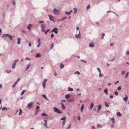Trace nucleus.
I'll return each mask as SVG.
<instances>
[{"mask_svg": "<svg viewBox=\"0 0 129 129\" xmlns=\"http://www.w3.org/2000/svg\"><path fill=\"white\" fill-rule=\"evenodd\" d=\"M54 111L59 114H61L62 113V112L60 111L59 109L55 107L54 108Z\"/></svg>", "mask_w": 129, "mask_h": 129, "instance_id": "nucleus-1", "label": "nucleus"}, {"mask_svg": "<svg viewBox=\"0 0 129 129\" xmlns=\"http://www.w3.org/2000/svg\"><path fill=\"white\" fill-rule=\"evenodd\" d=\"M34 102H31L29 103L28 104L27 107L29 109H31L33 106V105L34 104Z\"/></svg>", "mask_w": 129, "mask_h": 129, "instance_id": "nucleus-2", "label": "nucleus"}, {"mask_svg": "<svg viewBox=\"0 0 129 129\" xmlns=\"http://www.w3.org/2000/svg\"><path fill=\"white\" fill-rule=\"evenodd\" d=\"M53 13L55 14H58L59 12L58 10L54 8L53 10Z\"/></svg>", "mask_w": 129, "mask_h": 129, "instance_id": "nucleus-3", "label": "nucleus"}, {"mask_svg": "<svg viewBox=\"0 0 129 129\" xmlns=\"http://www.w3.org/2000/svg\"><path fill=\"white\" fill-rule=\"evenodd\" d=\"M58 29L57 28H54L52 31L51 32H54L56 34H57L58 33V31H57Z\"/></svg>", "mask_w": 129, "mask_h": 129, "instance_id": "nucleus-4", "label": "nucleus"}, {"mask_svg": "<svg viewBox=\"0 0 129 129\" xmlns=\"http://www.w3.org/2000/svg\"><path fill=\"white\" fill-rule=\"evenodd\" d=\"M41 31L43 32H45V30L44 29L45 28V26H44L42 24H41Z\"/></svg>", "mask_w": 129, "mask_h": 129, "instance_id": "nucleus-5", "label": "nucleus"}, {"mask_svg": "<svg viewBox=\"0 0 129 129\" xmlns=\"http://www.w3.org/2000/svg\"><path fill=\"white\" fill-rule=\"evenodd\" d=\"M72 12V10H71L69 12H65V13L66 14L68 15H70Z\"/></svg>", "mask_w": 129, "mask_h": 129, "instance_id": "nucleus-6", "label": "nucleus"}, {"mask_svg": "<svg viewBox=\"0 0 129 129\" xmlns=\"http://www.w3.org/2000/svg\"><path fill=\"white\" fill-rule=\"evenodd\" d=\"M80 35L79 30L78 31V35H75V36L76 38H80V36H79V35Z\"/></svg>", "mask_w": 129, "mask_h": 129, "instance_id": "nucleus-7", "label": "nucleus"}, {"mask_svg": "<svg viewBox=\"0 0 129 129\" xmlns=\"http://www.w3.org/2000/svg\"><path fill=\"white\" fill-rule=\"evenodd\" d=\"M41 55L40 53H37L36 54V55L35 56V57H41Z\"/></svg>", "mask_w": 129, "mask_h": 129, "instance_id": "nucleus-8", "label": "nucleus"}, {"mask_svg": "<svg viewBox=\"0 0 129 129\" xmlns=\"http://www.w3.org/2000/svg\"><path fill=\"white\" fill-rule=\"evenodd\" d=\"M128 98L127 95H125V97L123 98V100L125 101L126 102L127 101Z\"/></svg>", "mask_w": 129, "mask_h": 129, "instance_id": "nucleus-9", "label": "nucleus"}, {"mask_svg": "<svg viewBox=\"0 0 129 129\" xmlns=\"http://www.w3.org/2000/svg\"><path fill=\"white\" fill-rule=\"evenodd\" d=\"M70 95L69 94H68L65 95V98L66 99H68L70 97Z\"/></svg>", "mask_w": 129, "mask_h": 129, "instance_id": "nucleus-10", "label": "nucleus"}, {"mask_svg": "<svg viewBox=\"0 0 129 129\" xmlns=\"http://www.w3.org/2000/svg\"><path fill=\"white\" fill-rule=\"evenodd\" d=\"M108 90L107 88L105 89L104 91V92L107 95L108 94Z\"/></svg>", "mask_w": 129, "mask_h": 129, "instance_id": "nucleus-11", "label": "nucleus"}, {"mask_svg": "<svg viewBox=\"0 0 129 129\" xmlns=\"http://www.w3.org/2000/svg\"><path fill=\"white\" fill-rule=\"evenodd\" d=\"M110 119L112 120V122L114 124L115 123V119L114 117H113L112 118H110Z\"/></svg>", "mask_w": 129, "mask_h": 129, "instance_id": "nucleus-12", "label": "nucleus"}, {"mask_svg": "<svg viewBox=\"0 0 129 129\" xmlns=\"http://www.w3.org/2000/svg\"><path fill=\"white\" fill-rule=\"evenodd\" d=\"M89 46L90 47L93 48L94 47V45L92 43H91L89 44Z\"/></svg>", "mask_w": 129, "mask_h": 129, "instance_id": "nucleus-13", "label": "nucleus"}, {"mask_svg": "<svg viewBox=\"0 0 129 129\" xmlns=\"http://www.w3.org/2000/svg\"><path fill=\"white\" fill-rule=\"evenodd\" d=\"M61 105L62 109L63 110H64L65 108V106L63 105V104L62 102L61 103Z\"/></svg>", "mask_w": 129, "mask_h": 129, "instance_id": "nucleus-14", "label": "nucleus"}, {"mask_svg": "<svg viewBox=\"0 0 129 129\" xmlns=\"http://www.w3.org/2000/svg\"><path fill=\"white\" fill-rule=\"evenodd\" d=\"M101 108V105L100 104L98 106V110L99 111Z\"/></svg>", "mask_w": 129, "mask_h": 129, "instance_id": "nucleus-15", "label": "nucleus"}, {"mask_svg": "<svg viewBox=\"0 0 129 129\" xmlns=\"http://www.w3.org/2000/svg\"><path fill=\"white\" fill-rule=\"evenodd\" d=\"M17 40H18V42H17L18 44H20V41H21L20 38H19L17 39Z\"/></svg>", "mask_w": 129, "mask_h": 129, "instance_id": "nucleus-16", "label": "nucleus"}, {"mask_svg": "<svg viewBox=\"0 0 129 129\" xmlns=\"http://www.w3.org/2000/svg\"><path fill=\"white\" fill-rule=\"evenodd\" d=\"M73 89L72 88H71L70 87H69L68 88V91H73Z\"/></svg>", "mask_w": 129, "mask_h": 129, "instance_id": "nucleus-17", "label": "nucleus"}, {"mask_svg": "<svg viewBox=\"0 0 129 129\" xmlns=\"http://www.w3.org/2000/svg\"><path fill=\"white\" fill-rule=\"evenodd\" d=\"M84 106L83 104H82L81 108V112H82L84 109Z\"/></svg>", "mask_w": 129, "mask_h": 129, "instance_id": "nucleus-18", "label": "nucleus"}, {"mask_svg": "<svg viewBox=\"0 0 129 129\" xmlns=\"http://www.w3.org/2000/svg\"><path fill=\"white\" fill-rule=\"evenodd\" d=\"M64 65L63 64H62L61 63L60 65V68L61 69H62L64 68Z\"/></svg>", "mask_w": 129, "mask_h": 129, "instance_id": "nucleus-19", "label": "nucleus"}, {"mask_svg": "<svg viewBox=\"0 0 129 129\" xmlns=\"http://www.w3.org/2000/svg\"><path fill=\"white\" fill-rule=\"evenodd\" d=\"M43 87L44 88H45L46 87V84L44 82H43L42 83Z\"/></svg>", "mask_w": 129, "mask_h": 129, "instance_id": "nucleus-20", "label": "nucleus"}, {"mask_svg": "<svg viewBox=\"0 0 129 129\" xmlns=\"http://www.w3.org/2000/svg\"><path fill=\"white\" fill-rule=\"evenodd\" d=\"M16 64L13 63L12 65V68L13 69H14L15 68Z\"/></svg>", "mask_w": 129, "mask_h": 129, "instance_id": "nucleus-21", "label": "nucleus"}, {"mask_svg": "<svg viewBox=\"0 0 129 129\" xmlns=\"http://www.w3.org/2000/svg\"><path fill=\"white\" fill-rule=\"evenodd\" d=\"M32 26V25L31 24H29V25L28 26H27V28L29 30H30L31 29V28H30V26Z\"/></svg>", "mask_w": 129, "mask_h": 129, "instance_id": "nucleus-22", "label": "nucleus"}, {"mask_svg": "<svg viewBox=\"0 0 129 129\" xmlns=\"http://www.w3.org/2000/svg\"><path fill=\"white\" fill-rule=\"evenodd\" d=\"M117 115L118 116H121L122 114L120 112H118L117 113Z\"/></svg>", "mask_w": 129, "mask_h": 129, "instance_id": "nucleus-23", "label": "nucleus"}, {"mask_svg": "<svg viewBox=\"0 0 129 129\" xmlns=\"http://www.w3.org/2000/svg\"><path fill=\"white\" fill-rule=\"evenodd\" d=\"M73 10L74 11V13L76 14L77 12V9L76 8H74Z\"/></svg>", "mask_w": 129, "mask_h": 129, "instance_id": "nucleus-24", "label": "nucleus"}, {"mask_svg": "<svg viewBox=\"0 0 129 129\" xmlns=\"http://www.w3.org/2000/svg\"><path fill=\"white\" fill-rule=\"evenodd\" d=\"M42 96L46 99L47 100H49L46 97L45 95L43 94V95Z\"/></svg>", "mask_w": 129, "mask_h": 129, "instance_id": "nucleus-25", "label": "nucleus"}, {"mask_svg": "<svg viewBox=\"0 0 129 129\" xmlns=\"http://www.w3.org/2000/svg\"><path fill=\"white\" fill-rule=\"evenodd\" d=\"M22 110L21 109H19V115H21L22 114Z\"/></svg>", "mask_w": 129, "mask_h": 129, "instance_id": "nucleus-26", "label": "nucleus"}, {"mask_svg": "<svg viewBox=\"0 0 129 129\" xmlns=\"http://www.w3.org/2000/svg\"><path fill=\"white\" fill-rule=\"evenodd\" d=\"M93 105H94V104L93 103H92L90 106V109H91L92 107H93Z\"/></svg>", "mask_w": 129, "mask_h": 129, "instance_id": "nucleus-27", "label": "nucleus"}, {"mask_svg": "<svg viewBox=\"0 0 129 129\" xmlns=\"http://www.w3.org/2000/svg\"><path fill=\"white\" fill-rule=\"evenodd\" d=\"M105 105L107 108L109 106V105L107 102H105Z\"/></svg>", "mask_w": 129, "mask_h": 129, "instance_id": "nucleus-28", "label": "nucleus"}, {"mask_svg": "<svg viewBox=\"0 0 129 129\" xmlns=\"http://www.w3.org/2000/svg\"><path fill=\"white\" fill-rule=\"evenodd\" d=\"M114 93L116 95H118V93L117 92V91L116 90L114 92Z\"/></svg>", "mask_w": 129, "mask_h": 129, "instance_id": "nucleus-29", "label": "nucleus"}, {"mask_svg": "<svg viewBox=\"0 0 129 129\" xmlns=\"http://www.w3.org/2000/svg\"><path fill=\"white\" fill-rule=\"evenodd\" d=\"M17 84V83H16V82H15V83L12 86V87L13 88H14L16 86Z\"/></svg>", "mask_w": 129, "mask_h": 129, "instance_id": "nucleus-30", "label": "nucleus"}, {"mask_svg": "<svg viewBox=\"0 0 129 129\" xmlns=\"http://www.w3.org/2000/svg\"><path fill=\"white\" fill-rule=\"evenodd\" d=\"M26 90H23L22 91V92H21V95H23L24 93V92L26 91Z\"/></svg>", "mask_w": 129, "mask_h": 129, "instance_id": "nucleus-31", "label": "nucleus"}, {"mask_svg": "<svg viewBox=\"0 0 129 129\" xmlns=\"http://www.w3.org/2000/svg\"><path fill=\"white\" fill-rule=\"evenodd\" d=\"M66 119V117H63L61 118L60 119L61 120H65Z\"/></svg>", "mask_w": 129, "mask_h": 129, "instance_id": "nucleus-32", "label": "nucleus"}, {"mask_svg": "<svg viewBox=\"0 0 129 129\" xmlns=\"http://www.w3.org/2000/svg\"><path fill=\"white\" fill-rule=\"evenodd\" d=\"M41 115L42 116H47V115L45 113H42L41 114Z\"/></svg>", "mask_w": 129, "mask_h": 129, "instance_id": "nucleus-33", "label": "nucleus"}, {"mask_svg": "<svg viewBox=\"0 0 129 129\" xmlns=\"http://www.w3.org/2000/svg\"><path fill=\"white\" fill-rule=\"evenodd\" d=\"M31 66V65L30 64H28L27 66V67H26V68L27 69H28Z\"/></svg>", "mask_w": 129, "mask_h": 129, "instance_id": "nucleus-34", "label": "nucleus"}, {"mask_svg": "<svg viewBox=\"0 0 129 129\" xmlns=\"http://www.w3.org/2000/svg\"><path fill=\"white\" fill-rule=\"evenodd\" d=\"M121 87L120 86H119L118 87V88H117V90L119 91H120V90H121Z\"/></svg>", "mask_w": 129, "mask_h": 129, "instance_id": "nucleus-35", "label": "nucleus"}, {"mask_svg": "<svg viewBox=\"0 0 129 129\" xmlns=\"http://www.w3.org/2000/svg\"><path fill=\"white\" fill-rule=\"evenodd\" d=\"M12 72V71L11 70H10L9 71L7 70L6 71V72L7 73H10Z\"/></svg>", "mask_w": 129, "mask_h": 129, "instance_id": "nucleus-36", "label": "nucleus"}, {"mask_svg": "<svg viewBox=\"0 0 129 129\" xmlns=\"http://www.w3.org/2000/svg\"><path fill=\"white\" fill-rule=\"evenodd\" d=\"M129 74V72H127L126 73V75L125 76V77H127L128 76Z\"/></svg>", "mask_w": 129, "mask_h": 129, "instance_id": "nucleus-37", "label": "nucleus"}, {"mask_svg": "<svg viewBox=\"0 0 129 129\" xmlns=\"http://www.w3.org/2000/svg\"><path fill=\"white\" fill-rule=\"evenodd\" d=\"M9 37L11 40H12V36L11 35H9Z\"/></svg>", "mask_w": 129, "mask_h": 129, "instance_id": "nucleus-38", "label": "nucleus"}, {"mask_svg": "<svg viewBox=\"0 0 129 129\" xmlns=\"http://www.w3.org/2000/svg\"><path fill=\"white\" fill-rule=\"evenodd\" d=\"M49 19L51 20V19H52V18H53V17L51 16V15H49Z\"/></svg>", "mask_w": 129, "mask_h": 129, "instance_id": "nucleus-39", "label": "nucleus"}, {"mask_svg": "<svg viewBox=\"0 0 129 129\" xmlns=\"http://www.w3.org/2000/svg\"><path fill=\"white\" fill-rule=\"evenodd\" d=\"M39 108L40 107L39 106H37L36 108V109L37 110L39 109Z\"/></svg>", "mask_w": 129, "mask_h": 129, "instance_id": "nucleus-40", "label": "nucleus"}, {"mask_svg": "<svg viewBox=\"0 0 129 129\" xmlns=\"http://www.w3.org/2000/svg\"><path fill=\"white\" fill-rule=\"evenodd\" d=\"M12 2L13 4L14 5H16V3H15V1H12Z\"/></svg>", "mask_w": 129, "mask_h": 129, "instance_id": "nucleus-41", "label": "nucleus"}, {"mask_svg": "<svg viewBox=\"0 0 129 129\" xmlns=\"http://www.w3.org/2000/svg\"><path fill=\"white\" fill-rule=\"evenodd\" d=\"M97 69L99 72L100 73L101 72V71L100 69L99 68H97Z\"/></svg>", "mask_w": 129, "mask_h": 129, "instance_id": "nucleus-42", "label": "nucleus"}, {"mask_svg": "<svg viewBox=\"0 0 129 129\" xmlns=\"http://www.w3.org/2000/svg\"><path fill=\"white\" fill-rule=\"evenodd\" d=\"M103 76V74H101V72L99 73V76L100 77Z\"/></svg>", "mask_w": 129, "mask_h": 129, "instance_id": "nucleus-43", "label": "nucleus"}, {"mask_svg": "<svg viewBox=\"0 0 129 129\" xmlns=\"http://www.w3.org/2000/svg\"><path fill=\"white\" fill-rule=\"evenodd\" d=\"M75 74H78V75H79L80 74V73L79 72V71H77L76 72H75Z\"/></svg>", "mask_w": 129, "mask_h": 129, "instance_id": "nucleus-44", "label": "nucleus"}, {"mask_svg": "<svg viewBox=\"0 0 129 129\" xmlns=\"http://www.w3.org/2000/svg\"><path fill=\"white\" fill-rule=\"evenodd\" d=\"M90 5H88L87 6V7L86 8L87 9H89L90 8Z\"/></svg>", "mask_w": 129, "mask_h": 129, "instance_id": "nucleus-45", "label": "nucleus"}, {"mask_svg": "<svg viewBox=\"0 0 129 129\" xmlns=\"http://www.w3.org/2000/svg\"><path fill=\"white\" fill-rule=\"evenodd\" d=\"M101 126V125L99 124H98L97 125V127L98 128H99Z\"/></svg>", "mask_w": 129, "mask_h": 129, "instance_id": "nucleus-46", "label": "nucleus"}, {"mask_svg": "<svg viewBox=\"0 0 129 129\" xmlns=\"http://www.w3.org/2000/svg\"><path fill=\"white\" fill-rule=\"evenodd\" d=\"M18 59L16 60H15L14 63L15 64H16V63L17 61H18Z\"/></svg>", "mask_w": 129, "mask_h": 129, "instance_id": "nucleus-47", "label": "nucleus"}, {"mask_svg": "<svg viewBox=\"0 0 129 129\" xmlns=\"http://www.w3.org/2000/svg\"><path fill=\"white\" fill-rule=\"evenodd\" d=\"M126 55H129V51H127L126 52Z\"/></svg>", "mask_w": 129, "mask_h": 129, "instance_id": "nucleus-48", "label": "nucleus"}, {"mask_svg": "<svg viewBox=\"0 0 129 129\" xmlns=\"http://www.w3.org/2000/svg\"><path fill=\"white\" fill-rule=\"evenodd\" d=\"M125 72L124 71H122L121 73V74L122 75H123L125 73Z\"/></svg>", "mask_w": 129, "mask_h": 129, "instance_id": "nucleus-49", "label": "nucleus"}, {"mask_svg": "<svg viewBox=\"0 0 129 129\" xmlns=\"http://www.w3.org/2000/svg\"><path fill=\"white\" fill-rule=\"evenodd\" d=\"M65 121V120H64V121H63V122L62 123V125H63V126L64 125Z\"/></svg>", "mask_w": 129, "mask_h": 129, "instance_id": "nucleus-50", "label": "nucleus"}, {"mask_svg": "<svg viewBox=\"0 0 129 129\" xmlns=\"http://www.w3.org/2000/svg\"><path fill=\"white\" fill-rule=\"evenodd\" d=\"M71 125L70 124V125H69L68 127V128L67 129H69L71 127Z\"/></svg>", "mask_w": 129, "mask_h": 129, "instance_id": "nucleus-51", "label": "nucleus"}, {"mask_svg": "<svg viewBox=\"0 0 129 129\" xmlns=\"http://www.w3.org/2000/svg\"><path fill=\"white\" fill-rule=\"evenodd\" d=\"M80 60L84 63H86L87 62L86 61L82 59H81Z\"/></svg>", "mask_w": 129, "mask_h": 129, "instance_id": "nucleus-52", "label": "nucleus"}, {"mask_svg": "<svg viewBox=\"0 0 129 129\" xmlns=\"http://www.w3.org/2000/svg\"><path fill=\"white\" fill-rule=\"evenodd\" d=\"M67 18V17H62V18L61 19L62 20H63L66 19Z\"/></svg>", "mask_w": 129, "mask_h": 129, "instance_id": "nucleus-53", "label": "nucleus"}, {"mask_svg": "<svg viewBox=\"0 0 129 129\" xmlns=\"http://www.w3.org/2000/svg\"><path fill=\"white\" fill-rule=\"evenodd\" d=\"M38 42L39 44H40V39L38 38Z\"/></svg>", "mask_w": 129, "mask_h": 129, "instance_id": "nucleus-54", "label": "nucleus"}, {"mask_svg": "<svg viewBox=\"0 0 129 129\" xmlns=\"http://www.w3.org/2000/svg\"><path fill=\"white\" fill-rule=\"evenodd\" d=\"M6 107H4L2 108V110L3 111L4 110H5V109H6Z\"/></svg>", "mask_w": 129, "mask_h": 129, "instance_id": "nucleus-55", "label": "nucleus"}, {"mask_svg": "<svg viewBox=\"0 0 129 129\" xmlns=\"http://www.w3.org/2000/svg\"><path fill=\"white\" fill-rule=\"evenodd\" d=\"M44 125L46 127L48 128V127L47 126V123H45L44 124Z\"/></svg>", "mask_w": 129, "mask_h": 129, "instance_id": "nucleus-56", "label": "nucleus"}, {"mask_svg": "<svg viewBox=\"0 0 129 129\" xmlns=\"http://www.w3.org/2000/svg\"><path fill=\"white\" fill-rule=\"evenodd\" d=\"M47 81V79H45L44 80V81L43 82H44L45 83H46V82Z\"/></svg>", "mask_w": 129, "mask_h": 129, "instance_id": "nucleus-57", "label": "nucleus"}, {"mask_svg": "<svg viewBox=\"0 0 129 129\" xmlns=\"http://www.w3.org/2000/svg\"><path fill=\"white\" fill-rule=\"evenodd\" d=\"M114 43H112L110 44V46H113L114 45Z\"/></svg>", "mask_w": 129, "mask_h": 129, "instance_id": "nucleus-58", "label": "nucleus"}, {"mask_svg": "<svg viewBox=\"0 0 129 129\" xmlns=\"http://www.w3.org/2000/svg\"><path fill=\"white\" fill-rule=\"evenodd\" d=\"M3 37H7V36L6 35V34H4L3 35Z\"/></svg>", "mask_w": 129, "mask_h": 129, "instance_id": "nucleus-59", "label": "nucleus"}, {"mask_svg": "<svg viewBox=\"0 0 129 129\" xmlns=\"http://www.w3.org/2000/svg\"><path fill=\"white\" fill-rule=\"evenodd\" d=\"M44 22L43 21H40L38 22L39 23H43Z\"/></svg>", "mask_w": 129, "mask_h": 129, "instance_id": "nucleus-60", "label": "nucleus"}, {"mask_svg": "<svg viewBox=\"0 0 129 129\" xmlns=\"http://www.w3.org/2000/svg\"><path fill=\"white\" fill-rule=\"evenodd\" d=\"M25 59L27 60H30V58H29L27 57Z\"/></svg>", "mask_w": 129, "mask_h": 129, "instance_id": "nucleus-61", "label": "nucleus"}, {"mask_svg": "<svg viewBox=\"0 0 129 129\" xmlns=\"http://www.w3.org/2000/svg\"><path fill=\"white\" fill-rule=\"evenodd\" d=\"M78 118L79 120H80V116L78 117Z\"/></svg>", "mask_w": 129, "mask_h": 129, "instance_id": "nucleus-62", "label": "nucleus"}, {"mask_svg": "<svg viewBox=\"0 0 129 129\" xmlns=\"http://www.w3.org/2000/svg\"><path fill=\"white\" fill-rule=\"evenodd\" d=\"M119 82V81H117L115 83V84L116 85V84L118 83Z\"/></svg>", "mask_w": 129, "mask_h": 129, "instance_id": "nucleus-63", "label": "nucleus"}, {"mask_svg": "<svg viewBox=\"0 0 129 129\" xmlns=\"http://www.w3.org/2000/svg\"><path fill=\"white\" fill-rule=\"evenodd\" d=\"M54 34H52L51 35V38H52L54 37Z\"/></svg>", "mask_w": 129, "mask_h": 129, "instance_id": "nucleus-64", "label": "nucleus"}]
</instances>
